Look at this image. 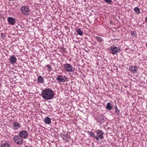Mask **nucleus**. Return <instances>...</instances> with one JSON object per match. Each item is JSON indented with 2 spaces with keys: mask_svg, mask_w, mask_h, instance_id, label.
<instances>
[{
  "mask_svg": "<svg viewBox=\"0 0 147 147\" xmlns=\"http://www.w3.org/2000/svg\"><path fill=\"white\" fill-rule=\"evenodd\" d=\"M41 95L43 99L48 100L53 99L54 97V94L53 90L47 88L43 89Z\"/></svg>",
  "mask_w": 147,
  "mask_h": 147,
  "instance_id": "nucleus-1",
  "label": "nucleus"
},
{
  "mask_svg": "<svg viewBox=\"0 0 147 147\" xmlns=\"http://www.w3.org/2000/svg\"><path fill=\"white\" fill-rule=\"evenodd\" d=\"M21 10L22 13L25 16L28 15L30 13V10L28 7L24 5L21 7Z\"/></svg>",
  "mask_w": 147,
  "mask_h": 147,
  "instance_id": "nucleus-2",
  "label": "nucleus"
},
{
  "mask_svg": "<svg viewBox=\"0 0 147 147\" xmlns=\"http://www.w3.org/2000/svg\"><path fill=\"white\" fill-rule=\"evenodd\" d=\"M110 50L111 51V53L114 55L116 54L118 52L121 51L120 48H118L115 46H111Z\"/></svg>",
  "mask_w": 147,
  "mask_h": 147,
  "instance_id": "nucleus-3",
  "label": "nucleus"
},
{
  "mask_svg": "<svg viewBox=\"0 0 147 147\" xmlns=\"http://www.w3.org/2000/svg\"><path fill=\"white\" fill-rule=\"evenodd\" d=\"M67 78L65 76L61 75H58L56 78V80L59 82H67L68 81Z\"/></svg>",
  "mask_w": 147,
  "mask_h": 147,
  "instance_id": "nucleus-4",
  "label": "nucleus"
},
{
  "mask_svg": "<svg viewBox=\"0 0 147 147\" xmlns=\"http://www.w3.org/2000/svg\"><path fill=\"white\" fill-rule=\"evenodd\" d=\"M64 68L67 72H72L74 70L72 66L69 64H64Z\"/></svg>",
  "mask_w": 147,
  "mask_h": 147,
  "instance_id": "nucleus-5",
  "label": "nucleus"
},
{
  "mask_svg": "<svg viewBox=\"0 0 147 147\" xmlns=\"http://www.w3.org/2000/svg\"><path fill=\"white\" fill-rule=\"evenodd\" d=\"M13 140L18 145L22 144L23 140L19 136H15L13 137Z\"/></svg>",
  "mask_w": 147,
  "mask_h": 147,
  "instance_id": "nucleus-6",
  "label": "nucleus"
},
{
  "mask_svg": "<svg viewBox=\"0 0 147 147\" xmlns=\"http://www.w3.org/2000/svg\"><path fill=\"white\" fill-rule=\"evenodd\" d=\"M19 135L20 138L26 139L28 136V134L26 130H23L19 132Z\"/></svg>",
  "mask_w": 147,
  "mask_h": 147,
  "instance_id": "nucleus-7",
  "label": "nucleus"
},
{
  "mask_svg": "<svg viewBox=\"0 0 147 147\" xmlns=\"http://www.w3.org/2000/svg\"><path fill=\"white\" fill-rule=\"evenodd\" d=\"M95 132H96L97 137L98 138V139H100L102 140L103 139V134H104V133L102 131L98 129L95 131Z\"/></svg>",
  "mask_w": 147,
  "mask_h": 147,
  "instance_id": "nucleus-8",
  "label": "nucleus"
},
{
  "mask_svg": "<svg viewBox=\"0 0 147 147\" xmlns=\"http://www.w3.org/2000/svg\"><path fill=\"white\" fill-rule=\"evenodd\" d=\"M7 21L8 24L10 25H14L16 22L15 19L11 17H8Z\"/></svg>",
  "mask_w": 147,
  "mask_h": 147,
  "instance_id": "nucleus-9",
  "label": "nucleus"
},
{
  "mask_svg": "<svg viewBox=\"0 0 147 147\" xmlns=\"http://www.w3.org/2000/svg\"><path fill=\"white\" fill-rule=\"evenodd\" d=\"M87 133L90 137L94 138L97 141L99 140L98 138L97 137V136L92 131H88Z\"/></svg>",
  "mask_w": 147,
  "mask_h": 147,
  "instance_id": "nucleus-10",
  "label": "nucleus"
},
{
  "mask_svg": "<svg viewBox=\"0 0 147 147\" xmlns=\"http://www.w3.org/2000/svg\"><path fill=\"white\" fill-rule=\"evenodd\" d=\"M13 124L14 130H18L21 127L20 124L17 122H14L13 123Z\"/></svg>",
  "mask_w": 147,
  "mask_h": 147,
  "instance_id": "nucleus-11",
  "label": "nucleus"
},
{
  "mask_svg": "<svg viewBox=\"0 0 147 147\" xmlns=\"http://www.w3.org/2000/svg\"><path fill=\"white\" fill-rule=\"evenodd\" d=\"M138 68L136 66L131 65L129 68V70L132 73H136L138 71Z\"/></svg>",
  "mask_w": 147,
  "mask_h": 147,
  "instance_id": "nucleus-12",
  "label": "nucleus"
},
{
  "mask_svg": "<svg viewBox=\"0 0 147 147\" xmlns=\"http://www.w3.org/2000/svg\"><path fill=\"white\" fill-rule=\"evenodd\" d=\"M9 60L11 64H13L16 62L17 59L14 55H13L10 57Z\"/></svg>",
  "mask_w": 147,
  "mask_h": 147,
  "instance_id": "nucleus-13",
  "label": "nucleus"
},
{
  "mask_svg": "<svg viewBox=\"0 0 147 147\" xmlns=\"http://www.w3.org/2000/svg\"><path fill=\"white\" fill-rule=\"evenodd\" d=\"M104 118L103 115H100L98 118V122L100 123L103 122L104 121Z\"/></svg>",
  "mask_w": 147,
  "mask_h": 147,
  "instance_id": "nucleus-14",
  "label": "nucleus"
},
{
  "mask_svg": "<svg viewBox=\"0 0 147 147\" xmlns=\"http://www.w3.org/2000/svg\"><path fill=\"white\" fill-rule=\"evenodd\" d=\"M44 122L46 124H49L51 123V119L49 117H46L45 119Z\"/></svg>",
  "mask_w": 147,
  "mask_h": 147,
  "instance_id": "nucleus-15",
  "label": "nucleus"
},
{
  "mask_svg": "<svg viewBox=\"0 0 147 147\" xmlns=\"http://www.w3.org/2000/svg\"><path fill=\"white\" fill-rule=\"evenodd\" d=\"M61 137H62L63 140H65L66 141H67V139L66 138H70V137L66 133L64 134H62L61 135Z\"/></svg>",
  "mask_w": 147,
  "mask_h": 147,
  "instance_id": "nucleus-16",
  "label": "nucleus"
},
{
  "mask_svg": "<svg viewBox=\"0 0 147 147\" xmlns=\"http://www.w3.org/2000/svg\"><path fill=\"white\" fill-rule=\"evenodd\" d=\"M38 81L41 84H42L44 82V80L43 77L41 76H39L38 78Z\"/></svg>",
  "mask_w": 147,
  "mask_h": 147,
  "instance_id": "nucleus-17",
  "label": "nucleus"
},
{
  "mask_svg": "<svg viewBox=\"0 0 147 147\" xmlns=\"http://www.w3.org/2000/svg\"><path fill=\"white\" fill-rule=\"evenodd\" d=\"M113 107L111 103L109 102L107 103L106 108L108 110H111L112 109Z\"/></svg>",
  "mask_w": 147,
  "mask_h": 147,
  "instance_id": "nucleus-18",
  "label": "nucleus"
},
{
  "mask_svg": "<svg viewBox=\"0 0 147 147\" xmlns=\"http://www.w3.org/2000/svg\"><path fill=\"white\" fill-rule=\"evenodd\" d=\"M76 31L78 34L80 36H82L83 34V32L80 28H78Z\"/></svg>",
  "mask_w": 147,
  "mask_h": 147,
  "instance_id": "nucleus-19",
  "label": "nucleus"
},
{
  "mask_svg": "<svg viewBox=\"0 0 147 147\" xmlns=\"http://www.w3.org/2000/svg\"><path fill=\"white\" fill-rule=\"evenodd\" d=\"M115 113L117 115H119V110L118 109L116 105L115 106Z\"/></svg>",
  "mask_w": 147,
  "mask_h": 147,
  "instance_id": "nucleus-20",
  "label": "nucleus"
},
{
  "mask_svg": "<svg viewBox=\"0 0 147 147\" xmlns=\"http://www.w3.org/2000/svg\"><path fill=\"white\" fill-rule=\"evenodd\" d=\"M134 10L137 14H139L140 13V9L138 7H135L134 9Z\"/></svg>",
  "mask_w": 147,
  "mask_h": 147,
  "instance_id": "nucleus-21",
  "label": "nucleus"
},
{
  "mask_svg": "<svg viewBox=\"0 0 147 147\" xmlns=\"http://www.w3.org/2000/svg\"><path fill=\"white\" fill-rule=\"evenodd\" d=\"M95 38L99 42H102L104 40L102 38L99 36H96Z\"/></svg>",
  "mask_w": 147,
  "mask_h": 147,
  "instance_id": "nucleus-22",
  "label": "nucleus"
},
{
  "mask_svg": "<svg viewBox=\"0 0 147 147\" xmlns=\"http://www.w3.org/2000/svg\"><path fill=\"white\" fill-rule=\"evenodd\" d=\"M1 147H10V145L7 143H5L1 145Z\"/></svg>",
  "mask_w": 147,
  "mask_h": 147,
  "instance_id": "nucleus-23",
  "label": "nucleus"
},
{
  "mask_svg": "<svg viewBox=\"0 0 147 147\" xmlns=\"http://www.w3.org/2000/svg\"><path fill=\"white\" fill-rule=\"evenodd\" d=\"M131 35L133 37H136L137 35L136 31H134L131 32Z\"/></svg>",
  "mask_w": 147,
  "mask_h": 147,
  "instance_id": "nucleus-24",
  "label": "nucleus"
},
{
  "mask_svg": "<svg viewBox=\"0 0 147 147\" xmlns=\"http://www.w3.org/2000/svg\"><path fill=\"white\" fill-rule=\"evenodd\" d=\"M105 3H107L111 5L112 4L113 2L112 0H104Z\"/></svg>",
  "mask_w": 147,
  "mask_h": 147,
  "instance_id": "nucleus-25",
  "label": "nucleus"
},
{
  "mask_svg": "<svg viewBox=\"0 0 147 147\" xmlns=\"http://www.w3.org/2000/svg\"><path fill=\"white\" fill-rule=\"evenodd\" d=\"M47 67L49 69L51 70L52 69L51 66V65H49L47 66Z\"/></svg>",
  "mask_w": 147,
  "mask_h": 147,
  "instance_id": "nucleus-26",
  "label": "nucleus"
},
{
  "mask_svg": "<svg viewBox=\"0 0 147 147\" xmlns=\"http://www.w3.org/2000/svg\"><path fill=\"white\" fill-rule=\"evenodd\" d=\"M145 21L146 23H147V16L145 18Z\"/></svg>",
  "mask_w": 147,
  "mask_h": 147,
  "instance_id": "nucleus-27",
  "label": "nucleus"
},
{
  "mask_svg": "<svg viewBox=\"0 0 147 147\" xmlns=\"http://www.w3.org/2000/svg\"><path fill=\"white\" fill-rule=\"evenodd\" d=\"M1 35L2 36H3V33H1Z\"/></svg>",
  "mask_w": 147,
  "mask_h": 147,
  "instance_id": "nucleus-28",
  "label": "nucleus"
},
{
  "mask_svg": "<svg viewBox=\"0 0 147 147\" xmlns=\"http://www.w3.org/2000/svg\"><path fill=\"white\" fill-rule=\"evenodd\" d=\"M117 39H115V40H117Z\"/></svg>",
  "mask_w": 147,
  "mask_h": 147,
  "instance_id": "nucleus-29",
  "label": "nucleus"
},
{
  "mask_svg": "<svg viewBox=\"0 0 147 147\" xmlns=\"http://www.w3.org/2000/svg\"><path fill=\"white\" fill-rule=\"evenodd\" d=\"M26 147H27V146H26Z\"/></svg>",
  "mask_w": 147,
  "mask_h": 147,
  "instance_id": "nucleus-30",
  "label": "nucleus"
}]
</instances>
